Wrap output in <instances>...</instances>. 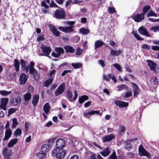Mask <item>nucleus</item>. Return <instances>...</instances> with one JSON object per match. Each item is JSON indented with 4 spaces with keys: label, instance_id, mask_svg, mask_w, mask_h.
<instances>
[{
    "label": "nucleus",
    "instance_id": "3c124183",
    "mask_svg": "<svg viewBox=\"0 0 159 159\" xmlns=\"http://www.w3.org/2000/svg\"><path fill=\"white\" fill-rule=\"evenodd\" d=\"M112 76V75L111 74H109L108 75V77L107 76L105 75H104L103 76V78L104 80L105 81L108 82L110 81V79Z\"/></svg>",
    "mask_w": 159,
    "mask_h": 159
},
{
    "label": "nucleus",
    "instance_id": "393cba45",
    "mask_svg": "<svg viewBox=\"0 0 159 159\" xmlns=\"http://www.w3.org/2000/svg\"><path fill=\"white\" fill-rule=\"evenodd\" d=\"M89 97L86 95H84L79 98L78 101L80 104H82L85 101L89 99Z\"/></svg>",
    "mask_w": 159,
    "mask_h": 159
},
{
    "label": "nucleus",
    "instance_id": "dca6fc26",
    "mask_svg": "<svg viewBox=\"0 0 159 159\" xmlns=\"http://www.w3.org/2000/svg\"><path fill=\"white\" fill-rule=\"evenodd\" d=\"M115 137L113 134H111L109 135H106L103 137L102 141L103 142H109L115 138Z\"/></svg>",
    "mask_w": 159,
    "mask_h": 159
},
{
    "label": "nucleus",
    "instance_id": "052dcab7",
    "mask_svg": "<svg viewBox=\"0 0 159 159\" xmlns=\"http://www.w3.org/2000/svg\"><path fill=\"white\" fill-rule=\"evenodd\" d=\"M82 52L83 50L80 48H78L77 49L76 54L77 55H80Z\"/></svg>",
    "mask_w": 159,
    "mask_h": 159
},
{
    "label": "nucleus",
    "instance_id": "ea45409f",
    "mask_svg": "<svg viewBox=\"0 0 159 159\" xmlns=\"http://www.w3.org/2000/svg\"><path fill=\"white\" fill-rule=\"evenodd\" d=\"M53 81V79L52 78L48 79L47 80L44 82L45 86L46 87H48L49 85L52 83Z\"/></svg>",
    "mask_w": 159,
    "mask_h": 159
},
{
    "label": "nucleus",
    "instance_id": "338daca9",
    "mask_svg": "<svg viewBox=\"0 0 159 159\" xmlns=\"http://www.w3.org/2000/svg\"><path fill=\"white\" fill-rule=\"evenodd\" d=\"M91 102L90 101H88L84 104V107L85 108H87L90 106Z\"/></svg>",
    "mask_w": 159,
    "mask_h": 159
},
{
    "label": "nucleus",
    "instance_id": "c85d7f7f",
    "mask_svg": "<svg viewBox=\"0 0 159 159\" xmlns=\"http://www.w3.org/2000/svg\"><path fill=\"white\" fill-rule=\"evenodd\" d=\"M50 108L51 107L49 103H46L44 105L43 109L45 113L47 114L49 112Z\"/></svg>",
    "mask_w": 159,
    "mask_h": 159
},
{
    "label": "nucleus",
    "instance_id": "4c0bfd02",
    "mask_svg": "<svg viewBox=\"0 0 159 159\" xmlns=\"http://www.w3.org/2000/svg\"><path fill=\"white\" fill-rule=\"evenodd\" d=\"M151 9L150 6L146 5L143 7L142 9L143 14L144 15Z\"/></svg>",
    "mask_w": 159,
    "mask_h": 159
},
{
    "label": "nucleus",
    "instance_id": "de8ad7c7",
    "mask_svg": "<svg viewBox=\"0 0 159 159\" xmlns=\"http://www.w3.org/2000/svg\"><path fill=\"white\" fill-rule=\"evenodd\" d=\"M125 147L126 149L128 151H130V150L132 148V144L129 143H127L125 144Z\"/></svg>",
    "mask_w": 159,
    "mask_h": 159
},
{
    "label": "nucleus",
    "instance_id": "13d9d810",
    "mask_svg": "<svg viewBox=\"0 0 159 159\" xmlns=\"http://www.w3.org/2000/svg\"><path fill=\"white\" fill-rule=\"evenodd\" d=\"M72 72L71 70H65L63 71L61 74V75L63 76H65L66 74L68 73H71Z\"/></svg>",
    "mask_w": 159,
    "mask_h": 159
},
{
    "label": "nucleus",
    "instance_id": "0eeeda50",
    "mask_svg": "<svg viewBox=\"0 0 159 159\" xmlns=\"http://www.w3.org/2000/svg\"><path fill=\"white\" fill-rule=\"evenodd\" d=\"M41 49L43 52L44 53V56L50 58V56H48L52 51V49L50 47H47L44 44H42L41 46Z\"/></svg>",
    "mask_w": 159,
    "mask_h": 159
},
{
    "label": "nucleus",
    "instance_id": "f8f14e48",
    "mask_svg": "<svg viewBox=\"0 0 159 159\" xmlns=\"http://www.w3.org/2000/svg\"><path fill=\"white\" fill-rule=\"evenodd\" d=\"M114 103L117 106H119L120 108L127 107L129 105V103L120 100H116L114 102Z\"/></svg>",
    "mask_w": 159,
    "mask_h": 159
},
{
    "label": "nucleus",
    "instance_id": "a19ab883",
    "mask_svg": "<svg viewBox=\"0 0 159 159\" xmlns=\"http://www.w3.org/2000/svg\"><path fill=\"white\" fill-rule=\"evenodd\" d=\"M150 82L152 84L156 85L158 82V80L157 77H153L151 78Z\"/></svg>",
    "mask_w": 159,
    "mask_h": 159
},
{
    "label": "nucleus",
    "instance_id": "aec40b11",
    "mask_svg": "<svg viewBox=\"0 0 159 159\" xmlns=\"http://www.w3.org/2000/svg\"><path fill=\"white\" fill-rule=\"evenodd\" d=\"M66 53H73L75 52V50L73 47L67 45L64 47Z\"/></svg>",
    "mask_w": 159,
    "mask_h": 159
},
{
    "label": "nucleus",
    "instance_id": "603ef678",
    "mask_svg": "<svg viewBox=\"0 0 159 159\" xmlns=\"http://www.w3.org/2000/svg\"><path fill=\"white\" fill-rule=\"evenodd\" d=\"M154 16L157 17V15L152 10L150 11L147 14V16Z\"/></svg>",
    "mask_w": 159,
    "mask_h": 159
},
{
    "label": "nucleus",
    "instance_id": "37998d69",
    "mask_svg": "<svg viewBox=\"0 0 159 159\" xmlns=\"http://www.w3.org/2000/svg\"><path fill=\"white\" fill-rule=\"evenodd\" d=\"M67 95L66 97L68 100H70L72 97V93L71 91L69 89L66 92Z\"/></svg>",
    "mask_w": 159,
    "mask_h": 159
},
{
    "label": "nucleus",
    "instance_id": "2f4dec72",
    "mask_svg": "<svg viewBox=\"0 0 159 159\" xmlns=\"http://www.w3.org/2000/svg\"><path fill=\"white\" fill-rule=\"evenodd\" d=\"M100 113V111L98 110H93L91 111H89L88 113H85L84 114L85 116L87 117L89 115H92L96 114H99Z\"/></svg>",
    "mask_w": 159,
    "mask_h": 159
},
{
    "label": "nucleus",
    "instance_id": "c03bdc74",
    "mask_svg": "<svg viewBox=\"0 0 159 159\" xmlns=\"http://www.w3.org/2000/svg\"><path fill=\"white\" fill-rule=\"evenodd\" d=\"M11 91L8 92L5 90H1L0 91V94L4 96H7L8 94H11Z\"/></svg>",
    "mask_w": 159,
    "mask_h": 159
},
{
    "label": "nucleus",
    "instance_id": "1a4fd4ad",
    "mask_svg": "<svg viewBox=\"0 0 159 159\" xmlns=\"http://www.w3.org/2000/svg\"><path fill=\"white\" fill-rule=\"evenodd\" d=\"M131 18L135 22H139L143 20L144 19V15L143 14H138L131 16Z\"/></svg>",
    "mask_w": 159,
    "mask_h": 159
},
{
    "label": "nucleus",
    "instance_id": "72a5a7b5",
    "mask_svg": "<svg viewBox=\"0 0 159 159\" xmlns=\"http://www.w3.org/2000/svg\"><path fill=\"white\" fill-rule=\"evenodd\" d=\"M117 88L118 91H120L123 89L128 90L129 88L126 85L123 84L118 85Z\"/></svg>",
    "mask_w": 159,
    "mask_h": 159
},
{
    "label": "nucleus",
    "instance_id": "cd10ccee",
    "mask_svg": "<svg viewBox=\"0 0 159 159\" xmlns=\"http://www.w3.org/2000/svg\"><path fill=\"white\" fill-rule=\"evenodd\" d=\"M35 71H34L31 73H30V74L32 75L34 77V78L36 80H39L40 74L37 72L36 70H35Z\"/></svg>",
    "mask_w": 159,
    "mask_h": 159
},
{
    "label": "nucleus",
    "instance_id": "a878e982",
    "mask_svg": "<svg viewBox=\"0 0 159 159\" xmlns=\"http://www.w3.org/2000/svg\"><path fill=\"white\" fill-rule=\"evenodd\" d=\"M50 147L49 145L46 144H43L41 147V152H43L46 153L48 152L50 149Z\"/></svg>",
    "mask_w": 159,
    "mask_h": 159
},
{
    "label": "nucleus",
    "instance_id": "680f3d73",
    "mask_svg": "<svg viewBox=\"0 0 159 159\" xmlns=\"http://www.w3.org/2000/svg\"><path fill=\"white\" fill-rule=\"evenodd\" d=\"M134 35L136 39L138 40H143V39L141 38L140 36L137 33H134Z\"/></svg>",
    "mask_w": 159,
    "mask_h": 159
},
{
    "label": "nucleus",
    "instance_id": "f704fd0d",
    "mask_svg": "<svg viewBox=\"0 0 159 159\" xmlns=\"http://www.w3.org/2000/svg\"><path fill=\"white\" fill-rule=\"evenodd\" d=\"M36 155L39 159H43L46 157V154L43 152H41V150L40 152L37 154Z\"/></svg>",
    "mask_w": 159,
    "mask_h": 159
},
{
    "label": "nucleus",
    "instance_id": "6e6552de",
    "mask_svg": "<svg viewBox=\"0 0 159 159\" xmlns=\"http://www.w3.org/2000/svg\"><path fill=\"white\" fill-rule=\"evenodd\" d=\"M12 153V150L9 149L7 148H5L2 152V154L6 159H10V157Z\"/></svg>",
    "mask_w": 159,
    "mask_h": 159
},
{
    "label": "nucleus",
    "instance_id": "9d476101",
    "mask_svg": "<svg viewBox=\"0 0 159 159\" xmlns=\"http://www.w3.org/2000/svg\"><path fill=\"white\" fill-rule=\"evenodd\" d=\"M28 76L24 73H21L20 75L19 80L20 85H23L25 84L27 80Z\"/></svg>",
    "mask_w": 159,
    "mask_h": 159
},
{
    "label": "nucleus",
    "instance_id": "5fc2aeb1",
    "mask_svg": "<svg viewBox=\"0 0 159 159\" xmlns=\"http://www.w3.org/2000/svg\"><path fill=\"white\" fill-rule=\"evenodd\" d=\"M150 30L153 31L154 32H156L159 30V26L157 25L155 26L152 27L151 28Z\"/></svg>",
    "mask_w": 159,
    "mask_h": 159
},
{
    "label": "nucleus",
    "instance_id": "4be33fe9",
    "mask_svg": "<svg viewBox=\"0 0 159 159\" xmlns=\"http://www.w3.org/2000/svg\"><path fill=\"white\" fill-rule=\"evenodd\" d=\"M39 99V97L38 95H35L33 96L32 103L34 107H35L38 103Z\"/></svg>",
    "mask_w": 159,
    "mask_h": 159
},
{
    "label": "nucleus",
    "instance_id": "bb28decb",
    "mask_svg": "<svg viewBox=\"0 0 159 159\" xmlns=\"http://www.w3.org/2000/svg\"><path fill=\"white\" fill-rule=\"evenodd\" d=\"M105 43L102 41L97 40L94 43L95 48L96 49L104 45Z\"/></svg>",
    "mask_w": 159,
    "mask_h": 159
},
{
    "label": "nucleus",
    "instance_id": "423d86ee",
    "mask_svg": "<svg viewBox=\"0 0 159 159\" xmlns=\"http://www.w3.org/2000/svg\"><path fill=\"white\" fill-rule=\"evenodd\" d=\"M65 84L64 82H63L57 87L55 91V96H58L62 94L65 91Z\"/></svg>",
    "mask_w": 159,
    "mask_h": 159
},
{
    "label": "nucleus",
    "instance_id": "20e7f679",
    "mask_svg": "<svg viewBox=\"0 0 159 159\" xmlns=\"http://www.w3.org/2000/svg\"><path fill=\"white\" fill-rule=\"evenodd\" d=\"M139 153L140 156H146L148 158L150 157V155L148 152L142 144H140L139 147Z\"/></svg>",
    "mask_w": 159,
    "mask_h": 159
},
{
    "label": "nucleus",
    "instance_id": "2eb2a0df",
    "mask_svg": "<svg viewBox=\"0 0 159 159\" xmlns=\"http://www.w3.org/2000/svg\"><path fill=\"white\" fill-rule=\"evenodd\" d=\"M49 27L50 28V31L52 32L54 35L57 37L59 36L60 32L57 30L55 26L53 25H49Z\"/></svg>",
    "mask_w": 159,
    "mask_h": 159
},
{
    "label": "nucleus",
    "instance_id": "864d4df0",
    "mask_svg": "<svg viewBox=\"0 0 159 159\" xmlns=\"http://www.w3.org/2000/svg\"><path fill=\"white\" fill-rule=\"evenodd\" d=\"M16 109L15 108H10L8 110V115H10L15 112Z\"/></svg>",
    "mask_w": 159,
    "mask_h": 159
},
{
    "label": "nucleus",
    "instance_id": "39448f33",
    "mask_svg": "<svg viewBox=\"0 0 159 159\" xmlns=\"http://www.w3.org/2000/svg\"><path fill=\"white\" fill-rule=\"evenodd\" d=\"M66 143L65 140L62 139H58L56 143V148L55 149H63L66 146Z\"/></svg>",
    "mask_w": 159,
    "mask_h": 159
},
{
    "label": "nucleus",
    "instance_id": "4d7b16f0",
    "mask_svg": "<svg viewBox=\"0 0 159 159\" xmlns=\"http://www.w3.org/2000/svg\"><path fill=\"white\" fill-rule=\"evenodd\" d=\"M142 47L143 49L148 50H150V47L146 44H143Z\"/></svg>",
    "mask_w": 159,
    "mask_h": 159
},
{
    "label": "nucleus",
    "instance_id": "c9c22d12",
    "mask_svg": "<svg viewBox=\"0 0 159 159\" xmlns=\"http://www.w3.org/2000/svg\"><path fill=\"white\" fill-rule=\"evenodd\" d=\"M31 94L27 92L24 95V99L25 101H28L31 99Z\"/></svg>",
    "mask_w": 159,
    "mask_h": 159
},
{
    "label": "nucleus",
    "instance_id": "a211bd4d",
    "mask_svg": "<svg viewBox=\"0 0 159 159\" xmlns=\"http://www.w3.org/2000/svg\"><path fill=\"white\" fill-rule=\"evenodd\" d=\"M146 62H148V65L149 66L150 70L153 71H155L157 64L150 60H147Z\"/></svg>",
    "mask_w": 159,
    "mask_h": 159
},
{
    "label": "nucleus",
    "instance_id": "f257e3e1",
    "mask_svg": "<svg viewBox=\"0 0 159 159\" xmlns=\"http://www.w3.org/2000/svg\"><path fill=\"white\" fill-rule=\"evenodd\" d=\"M66 153V151L63 149H54L52 155L53 157H56L57 159H61L64 158Z\"/></svg>",
    "mask_w": 159,
    "mask_h": 159
},
{
    "label": "nucleus",
    "instance_id": "9b49d317",
    "mask_svg": "<svg viewBox=\"0 0 159 159\" xmlns=\"http://www.w3.org/2000/svg\"><path fill=\"white\" fill-rule=\"evenodd\" d=\"M21 102V98L18 96L16 98H12L10 102L11 104L14 106H16Z\"/></svg>",
    "mask_w": 159,
    "mask_h": 159
},
{
    "label": "nucleus",
    "instance_id": "5701e85b",
    "mask_svg": "<svg viewBox=\"0 0 159 159\" xmlns=\"http://www.w3.org/2000/svg\"><path fill=\"white\" fill-rule=\"evenodd\" d=\"M121 51L120 50H114L112 48H111L110 49V54L113 56H117L121 54Z\"/></svg>",
    "mask_w": 159,
    "mask_h": 159
},
{
    "label": "nucleus",
    "instance_id": "bf43d9fd",
    "mask_svg": "<svg viewBox=\"0 0 159 159\" xmlns=\"http://www.w3.org/2000/svg\"><path fill=\"white\" fill-rule=\"evenodd\" d=\"M113 66L117 69L119 71L121 70L120 66L118 64H113Z\"/></svg>",
    "mask_w": 159,
    "mask_h": 159
},
{
    "label": "nucleus",
    "instance_id": "6ab92c4d",
    "mask_svg": "<svg viewBox=\"0 0 159 159\" xmlns=\"http://www.w3.org/2000/svg\"><path fill=\"white\" fill-rule=\"evenodd\" d=\"M12 132L10 128L7 129L5 133V135L3 139L4 141H6L11 136Z\"/></svg>",
    "mask_w": 159,
    "mask_h": 159
},
{
    "label": "nucleus",
    "instance_id": "e2e57ef3",
    "mask_svg": "<svg viewBox=\"0 0 159 159\" xmlns=\"http://www.w3.org/2000/svg\"><path fill=\"white\" fill-rule=\"evenodd\" d=\"M30 124L28 122H26L25 124V131L26 132L28 131Z\"/></svg>",
    "mask_w": 159,
    "mask_h": 159
},
{
    "label": "nucleus",
    "instance_id": "6e6d98bb",
    "mask_svg": "<svg viewBox=\"0 0 159 159\" xmlns=\"http://www.w3.org/2000/svg\"><path fill=\"white\" fill-rule=\"evenodd\" d=\"M41 5L42 7H44L45 8L48 9L49 8V7L46 4L45 0L41 2Z\"/></svg>",
    "mask_w": 159,
    "mask_h": 159
},
{
    "label": "nucleus",
    "instance_id": "8fccbe9b",
    "mask_svg": "<svg viewBox=\"0 0 159 159\" xmlns=\"http://www.w3.org/2000/svg\"><path fill=\"white\" fill-rule=\"evenodd\" d=\"M56 138H52L49 139L48 142V145H49L50 147H51L52 144L54 143Z\"/></svg>",
    "mask_w": 159,
    "mask_h": 159
},
{
    "label": "nucleus",
    "instance_id": "58836bf2",
    "mask_svg": "<svg viewBox=\"0 0 159 159\" xmlns=\"http://www.w3.org/2000/svg\"><path fill=\"white\" fill-rule=\"evenodd\" d=\"M71 65L75 69H79L82 66V65L80 63H72Z\"/></svg>",
    "mask_w": 159,
    "mask_h": 159
},
{
    "label": "nucleus",
    "instance_id": "a18cd8bd",
    "mask_svg": "<svg viewBox=\"0 0 159 159\" xmlns=\"http://www.w3.org/2000/svg\"><path fill=\"white\" fill-rule=\"evenodd\" d=\"M20 63L21 66V68L23 69L26 67V61L23 59H21L20 60Z\"/></svg>",
    "mask_w": 159,
    "mask_h": 159
},
{
    "label": "nucleus",
    "instance_id": "49530a36",
    "mask_svg": "<svg viewBox=\"0 0 159 159\" xmlns=\"http://www.w3.org/2000/svg\"><path fill=\"white\" fill-rule=\"evenodd\" d=\"M18 122L17 119L16 118H14L12 120V128H15L18 125Z\"/></svg>",
    "mask_w": 159,
    "mask_h": 159
},
{
    "label": "nucleus",
    "instance_id": "774afa93",
    "mask_svg": "<svg viewBox=\"0 0 159 159\" xmlns=\"http://www.w3.org/2000/svg\"><path fill=\"white\" fill-rule=\"evenodd\" d=\"M152 49L154 51H159V47L156 46H152Z\"/></svg>",
    "mask_w": 159,
    "mask_h": 159
},
{
    "label": "nucleus",
    "instance_id": "7ed1b4c3",
    "mask_svg": "<svg viewBox=\"0 0 159 159\" xmlns=\"http://www.w3.org/2000/svg\"><path fill=\"white\" fill-rule=\"evenodd\" d=\"M55 17L58 19H65L66 16L65 10L62 8L57 9L54 14Z\"/></svg>",
    "mask_w": 159,
    "mask_h": 159
},
{
    "label": "nucleus",
    "instance_id": "0e129e2a",
    "mask_svg": "<svg viewBox=\"0 0 159 159\" xmlns=\"http://www.w3.org/2000/svg\"><path fill=\"white\" fill-rule=\"evenodd\" d=\"M132 95V93L131 92H128L126 93L124 96L125 98H127L130 97Z\"/></svg>",
    "mask_w": 159,
    "mask_h": 159
},
{
    "label": "nucleus",
    "instance_id": "f3484780",
    "mask_svg": "<svg viewBox=\"0 0 159 159\" xmlns=\"http://www.w3.org/2000/svg\"><path fill=\"white\" fill-rule=\"evenodd\" d=\"M133 88L134 96L135 97L138 95L139 89L138 86L135 83L131 82L130 83Z\"/></svg>",
    "mask_w": 159,
    "mask_h": 159
},
{
    "label": "nucleus",
    "instance_id": "69168bd1",
    "mask_svg": "<svg viewBox=\"0 0 159 159\" xmlns=\"http://www.w3.org/2000/svg\"><path fill=\"white\" fill-rule=\"evenodd\" d=\"M72 2V0H68L66 2L65 4V7H67Z\"/></svg>",
    "mask_w": 159,
    "mask_h": 159
},
{
    "label": "nucleus",
    "instance_id": "79ce46f5",
    "mask_svg": "<svg viewBox=\"0 0 159 159\" xmlns=\"http://www.w3.org/2000/svg\"><path fill=\"white\" fill-rule=\"evenodd\" d=\"M22 134V131L20 129L17 128L15 131L14 135L15 137H17L18 136H20Z\"/></svg>",
    "mask_w": 159,
    "mask_h": 159
},
{
    "label": "nucleus",
    "instance_id": "473e14b6",
    "mask_svg": "<svg viewBox=\"0 0 159 159\" xmlns=\"http://www.w3.org/2000/svg\"><path fill=\"white\" fill-rule=\"evenodd\" d=\"M35 64L33 61H31L30 63V66L29 67V73H31L33 71H35V69L34 68V66Z\"/></svg>",
    "mask_w": 159,
    "mask_h": 159
},
{
    "label": "nucleus",
    "instance_id": "4468645a",
    "mask_svg": "<svg viewBox=\"0 0 159 159\" xmlns=\"http://www.w3.org/2000/svg\"><path fill=\"white\" fill-rule=\"evenodd\" d=\"M138 31L139 32L141 35H144L147 37L150 36V34H149V32L147 29L143 26L139 27Z\"/></svg>",
    "mask_w": 159,
    "mask_h": 159
},
{
    "label": "nucleus",
    "instance_id": "412c9836",
    "mask_svg": "<svg viewBox=\"0 0 159 159\" xmlns=\"http://www.w3.org/2000/svg\"><path fill=\"white\" fill-rule=\"evenodd\" d=\"M111 151L109 147H106L103 151H102L100 153L103 157H106L108 156L110 153Z\"/></svg>",
    "mask_w": 159,
    "mask_h": 159
},
{
    "label": "nucleus",
    "instance_id": "b1692460",
    "mask_svg": "<svg viewBox=\"0 0 159 159\" xmlns=\"http://www.w3.org/2000/svg\"><path fill=\"white\" fill-rule=\"evenodd\" d=\"M13 65L16 71L18 72L20 70V63L19 60L17 59H14Z\"/></svg>",
    "mask_w": 159,
    "mask_h": 159
},
{
    "label": "nucleus",
    "instance_id": "f03ea898",
    "mask_svg": "<svg viewBox=\"0 0 159 159\" xmlns=\"http://www.w3.org/2000/svg\"><path fill=\"white\" fill-rule=\"evenodd\" d=\"M75 22L74 21H69L67 22V24L70 25L68 26H66L64 27L63 26L59 27L58 29L60 31L65 33H71L73 32L74 30L73 28L74 26L73 25L74 24Z\"/></svg>",
    "mask_w": 159,
    "mask_h": 159
},
{
    "label": "nucleus",
    "instance_id": "09e8293b",
    "mask_svg": "<svg viewBox=\"0 0 159 159\" xmlns=\"http://www.w3.org/2000/svg\"><path fill=\"white\" fill-rule=\"evenodd\" d=\"M108 12L110 14H113L116 12V11L114 7H109L108 9Z\"/></svg>",
    "mask_w": 159,
    "mask_h": 159
},
{
    "label": "nucleus",
    "instance_id": "e433bc0d",
    "mask_svg": "<svg viewBox=\"0 0 159 159\" xmlns=\"http://www.w3.org/2000/svg\"><path fill=\"white\" fill-rule=\"evenodd\" d=\"M80 31L81 33L85 34H87L90 32L89 30L84 28H81L80 29Z\"/></svg>",
    "mask_w": 159,
    "mask_h": 159
},
{
    "label": "nucleus",
    "instance_id": "c756f323",
    "mask_svg": "<svg viewBox=\"0 0 159 159\" xmlns=\"http://www.w3.org/2000/svg\"><path fill=\"white\" fill-rule=\"evenodd\" d=\"M55 51L60 56L61 54H63L64 53V50L63 48L59 47H56L55 48Z\"/></svg>",
    "mask_w": 159,
    "mask_h": 159
},
{
    "label": "nucleus",
    "instance_id": "7c9ffc66",
    "mask_svg": "<svg viewBox=\"0 0 159 159\" xmlns=\"http://www.w3.org/2000/svg\"><path fill=\"white\" fill-rule=\"evenodd\" d=\"M17 139H12L9 142L7 146L9 147H12L17 142Z\"/></svg>",
    "mask_w": 159,
    "mask_h": 159
},
{
    "label": "nucleus",
    "instance_id": "ddd939ff",
    "mask_svg": "<svg viewBox=\"0 0 159 159\" xmlns=\"http://www.w3.org/2000/svg\"><path fill=\"white\" fill-rule=\"evenodd\" d=\"M1 102L0 107L4 110H6V106L8 102V99L7 98H2L1 99Z\"/></svg>",
    "mask_w": 159,
    "mask_h": 159
}]
</instances>
